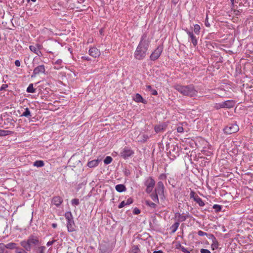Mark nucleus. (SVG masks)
Returning <instances> with one entry per match:
<instances>
[{
    "instance_id": "f257e3e1",
    "label": "nucleus",
    "mask_w": 253,
    "mask_h": 253,
    "mask_svg": "<svg viewBox=\"0 0 253 253\" xmlns=\"http://www.w3.org/2000/svg\"><path fill=\"white\" fill-rule=\"evenodd\" d=\"M151 41L147 34L145 33L141 37L139 42L134 53L135 59L138 60H143L148 52V49Z\"/></svg>"
},
{
    "instance_id": "f03ea898",
    "label": "nucleus",
    "mask_w": 253,
    "mask_h": 253,
    "mask_svg": "<svg viewBox=\"0 0 253 253\" xmlns=\"http://www.w3.org/2000/svg\"><path fill=\"white\" fill-rule=\"evenodd\" d=\"M173 87L184 96L193 99H196L198 97V91L193 84L182 85L177 84L174 85Z\"/></svg>"
},
{
    "instance_id": "7ed1b4c3",
    "label": "nucleus",
    "mask_w": 253,
    "mask_h": 253,
    "mask_svg": "<svg viewBox=\"0 0 253 253\" xmlns=\"http://www.w3.org/2000/svg\"><path fill=\"white\" fill-rule=\"evenodd\" d=\"M235 102L233 100H228L219 103H214L213 107L216 110L221 108H232L235 106Z\"/></svg>"
},
{
    "instance_id": "20e7f679",
    "label": "nucleus",
    "mask_w": 253,
    "mask_h": 253,
    "mask_svg": "<svg viewBox=\"0 0 253 253\" xmlns=\"http://www.w3.org/2000/svg\"><path fill=\"white\" fill-rule=\"evenodd\" d=\"M134 154V152L131 149V148L128 146H125L121 150L120 156L124 159H127L132 156Z\"/></svg>"
},
{
    "instance_id": "39448f33",
    "label": "nucleus",
    "mask_w": 253,
    "mask_h": 253,
    "mask_svg": "<svg viewBox=\"0 0 253 253\" xmlns=\"http://www.w3.org/2000/svg\"><path fill=\"white\" fill-rule=\"evenodd\" d=\"M144 185L146 187V192L149 194L153 191L155 181L152 177H149L145 179Z\"/></svg>"
},
{
    "instance_id": "423d86ee",
    "label": "nucleus",
    "mask_w": 253,
    "mask_h": 253,
    "mask_svg": "<svg viewBox=\"0 0 253 253\" xmlns=\"http://www.w3.org/2000/svg\"><path fill=\"white\" fill-rule=\"evenodd\" d=\"M163 50V46L159 45L154 51H153L150 56V59L152 61H155L158 59L161 55Z\"/></svg>"
},
{
    "instance_id": "0eeeda50",
    "label": "nucleus",
    "mask_w": 253,
    "mask_h": 253,
    "mask_svg": "<svg viewBox=\"0 0 253 253\" xmlns=\"http://www.w3.org/2000/svg\"><path fill=\"white\" fill-rule=\"evenodd\" d=\"M239 130V127L238 126L235 124H229L224 128V132L228 134L237 132Z\"/></svg>"
},
{
    "instance_id": "6e6552de",
    "label": "nucleus",
    "mask_w": 253,
    "mask_h": 253,
    "mask_svg": "<svg viewBox=\"0 0 253 253\" xmlns=\"http://www.w3.org/2000/svg\"><path fill=\"white\" fill-rule=\"evenodd\" d=\"M155 193L160 196L161 199L164 197V185L162 181H159L155 190Z\"/></svg>"
},
{
    "instance_id": "1a4fd4ad",
    "label": "nucleus",
    "mask_w": 253,
    "mask_h": 253,
    "mask_svg": "<svg viewBox=\"0 0 253 253\" xmlns=\"http://www.w3.org/2000/svg\"><path fill=\"white\" fill-rule=\"evenodd\" d=\"M45 72V66L43 65H40L36 67L32 75V78L35 77L37 75L40 74L44 73Z\"/></svg>"
},
{
    "instance_id": "9d476101",
    "label": "nucleus",
    "mask_w": 253,
    "mask_h": 253,
    "mask_svg": "<svg viewBox=\"0 0 253 253\" xmlns=\"http://www.w3.org/2000/svg\"><path fill=\"white\" fill-rule=\"evenodd\" d=\"M185 31L186 32V33L188 34L189 38H190L191 42L192 43L193 46L194 47L196 46V45L198 44L197 38L195 36H194L193 33L192 32L189 31V30H188L187 29H185Z\"/></svg>"
},
{
    "instance_id": "9b49d317",
    "label": "nucleus",
    "mask_w": 253,
    "mask_h": 253,
    "mask_svg": "<svg viewBox=\"0 0 253 253\" xmlns=\"http://www.w3.org/2000/svg\"><path fill=\"white\" fill-rule=\"evenodd\" d=\"M175 217L178 218L177 222H183L185 221L187 218L189 217V214L188 212L185 214H180L179 212H176L175 214Z\"/></svg>"
},
{
    "instance_id": "f8f14e48",
    "label": "nucleus",
    "mask_w": 253,
    "mask_h": 253,
    "mask_svg": "<svg viewBox=\"0 0 253 253\" xmlns=\"http://www.w3.org/2000/svg\"><path fill=\"white\" fill-rule=\"evenodd\" d=\"M89 54L94 58L98 57L100 55V52L96 47H92L88 51Z\"/></svg>"
},
{
    "instance_id": "ddd939ff",
    "label": "nucleus",
    "mask_w": 253,
    "mask_h": 253,
    "mask_svg": "<svg viewBox=\"0 0 253 253\" xmlns=\"http://www.w3.org/2000/svg\"><path fill=\"white\" fill-rule=\"evenodd\" d=\"M27 241H28L31 247H32V246L37 245L39 244V242L38 238L34 235L30 236L28 237Z\"/></svg>"
},
{
    "instance_id": "4468645a",
    "label": "nucleus",
    "mask_w": 253,
    "mask_h": 253,
    "mask_svg": "<svg viewBox=\"0 0 253 253\" xmlns=\"http://www.w3.org/2000/svg\"><path fill=\"white\" fill-rule=\"evenodd\" d=\"M63 199L60 196H55L53 197L51 200V203L57 207H60L63 203Z\"/></svg>"
},
{
    "instance_id": "2eb2a0df",
    "label": "nucleus",
    "mask_w": 253,
    "mask_h": 253,
    "mask_svg": "<svg viewBox=\"0 0 253 253\" xmlns=\"http://www.w3.org/2000/svg\"><path fill=\"white\" fill-rule=\"evenodd\" d=\"M67 227L69 232H72L75 230V224L73 218L67 221Z\"/></svg>"
},
{
    "instance_id": "dca6fc26",
    "label": "nucleus",
    "mask_w": 253,
    "mask_h": 253,
    "mask_svg": "<svg viewBox=\"0 0 253 253\" xmlns=\"http://www.w3.org/2000/svg\"><path fill=\"white\" fill-rule=\"evenodd\" d=\"M21 246L24 248L26 252H30L31 250V247L30 246L28 241L24 240L20 242Z\"/></svg>"
},
{
    "instance_id": "f3484780",
    "label": "nucleus",
    "mask_w": 253,
    "mask_h": 253,
    "mask_svg": "<svg viewBox=\"0 0 253 253\" xmlns=\"http://www.w3.org/2000/svg\"><path fill=\"white\" fill-rule=\"evenodd\" d=\"M100 162V160L99 159L93 160L92 161H89L87 164V166L90 168H94L99 165Z\"/></svg>"
},
{
    "instance_id": "a211bd4d",
    "label": "nucleus",
    "mask_w": 253,
    "mask_h": 253,
    "mask_svg": "<svg viewBox=\"0 0 253 253\" xmlns=\"http://www.w3.org/2000/svg\"><path fill=\"white\" fill-rule=\"evenodd\" d=\"M133 202V200L131 198H129L126 200V201H122L118 206V208L121 209L126 205H129L132 204Z\"/></svg>"
},
{
    "instance_id": "6ab92c4d",
    "label": "nucleus",
    "mask_w": 253,
    "mask_h": 253,
    "mask_svg": "<svg viewBox=\"0 0 253 253\" xmlns=\"http://www.w3.org/2000/svg\"><path fill=\"white\" fill-rule=\"evenodd\" d=\"M53 64L54 65V68L55 69L59 70L63 67L62 60L59 59L54 62H53Z\"/></svg>"
},
{
    "instance_id": "aec40b11",
    "label": "nucleus",
    "mask_w": 253,
    "mask_h": 253,
    "mask_svg": "<svg viewBox=\"0 0 253 253\" xmlns=\"http://www.w3.org/2000/svg\"><path fill=\"white\" fill-rule=\"evenodd\" d=\"M134 100L136 102H141L143 103H146V101L144 100L142 96L139 93L136 94L134 98Z\"/></svg>"
},
{
    "instance_id": "412c9836",
    "label": "nucleus",
    "mask_w": 253,
    "mask_h": 253,
    "mask_svg": "<svg viewBox=\"0 0 253 253\" xmlns=\"http://www.w3.org/2000/svg\"><path fill=\"white\" fill-rule=\"evenodd\" d=\"M115 189L118 192H123L126 191V189L124 184H118L116 185Z\"/></svg>"
},
{
    "instance_id": "4be33fe9",
    "label": "nucleus",
    "mask_w": 253,
    "mask_h": 253,
    "mask_svg": "<svg viewBox=\"0 0 253 253\" xmlns=\"http://www.w3.org/2000/svg\"><path fill=\"white\" fill-rule=\"evenodd\" d=\"M165 129V126L163 125H159L155 126V130L156 133H159L164 131Z\"/></svg>"
},
{
    "instance_id": "5701e85b",
    "label": "nucleus",
    "mask_w": 253,
    "mask_h": 253,
    "mask_svg": "<svg viewBox=\"0 0 253 253\" xmlns=\"http://www.w3.org/2000/svg\"><path fill=\"white\" fill-rule=\"evenodd\" d=\"M179 225V223L178 222H176L173 225H172L170 227V229L171 230V233H175L176 232V231L177 230Z\"/></svg>"
},
{
    "instance_id": "b1692460",
    "label": "nucleus",
    "mask_w": 253,
    "mask_h": 253,
    "mask_svg": "<svg viewBox=\"0 0 253 253\" xmlns=\"http://www.w3.org/2000/svg\"><path fill=\"white\" fill-rule=\"evenodd\" d=\"M21 117H25L27 118H31L32 117L31 112L28 108L25 109V111L21 115Z\"/></svg>"
},
{
    "instance_id": "393cba45",
    "label": "nucleus",
    "mask_w": 253,
    "mask_h": 253,
    "mask_svg": "<svg viewBox=\"0 0 253 253\" xmlns=\"http://www.w3.org/2000/svg\"><path fill=\"white\" fill-rule=\"evenodd\" d=\"M145 203L147 206L153 209H155L157 207V203L155 202L153 203L150 201L147 200L146 201Z\"/></svg>"
},
{
    "instance_id": "a878e982",
    "label": "nucleus",
    "mask_w": 253,
    "mask_h": 253,
    "mask_svg": "<svg viewBox=\"0 0 253 253\" xmlns=\"http://www.w3.org/2000/svg\"><path fill=\"white\" fill-rule=\"evenodd\" d=\"M41 45L39 44H36L35 45H30L29 48L30 50L34 53H36L39 49L40 48Z\"/></svg>"
},
{
    "instance_id": "bb28decb",
    "label": "nucleus",
    "mask_w": 253,
    "mask_h": 253,
    "mask_svg": "<svg viewBox=\"0 0 253 253\" xmlns=\"http://www.w3.org/2000/svg\"><path fill=\"white\" fill-rule=\"evenodd\" d=\"M194 201L196 202L200 207H203L205 206L204 202L203 201L202 199L199 196L196 197Z\"/></svg>"
},
{
    "instance_id": "cd10ccee",
    "label": "nucleus",
    "mask_w": 253,
    "mask_h": 253,
    "mask_svg": "<svg viewBox=\"0 0 253 253\" xmlns=\"http://www.w3.org/2000/svg\"><path fill=\"white\" fill-rule=\"evenodd\" d=\"M33 166L37 167H42L44 166V162L42 160H37L34 162Z\"/></svg>"
},
{
    "instance_id": "c85d7f7f",
    "label": "nucleus",
    "mask_w": 253,
    "mask_h": 253,
    "mask_svg": "<svg viewBox=\"0 0 253 253\" xmlns=\"http://www.w3.org/2000/svg\"><path fill=\"white\" fill-rule=\"evenodd\" d=\"M5 246H6V249H10V250L16 249V248L17 247L16 244L15 243H12V242L9 243L7 244H6Z\"/></svg>"
},
{
    "instance_id": "c756f323",
    "label": "nucleus",
    "mask_w": 253,
    "mask_h": 253,
    "mask_svg": "<svg viewBox=\"0 0 253 253\" xmlns=\"http://www.w3.org/2000/svg\"><path fill=\"white\" fill-rule=\"evenodd\" d=\"M146 88L151 92L152 94L154 95H157L158 94L157 91L156 89H153L151 85H146Z\"/></svg>"
},
{
    "instance_id": "7c9ffc66",
    "label": "nucleus",
    "mask_w": 253,
    "mask_h": 253,
    "mask_svg": "<svg viewBox=\"0 0 253 253\" xmlns=\"http://www.w3.org/2000/svg\"><path fill=\"white\" fill-rule=\"evenodd\" d=\"M26 91L28 93H34L36 92V89L33 87V84H30L27 88Z\"/></svg>"
},
{
    "instance_id": "2f4dec72",
    "label": "nucleus",
    "mask_w": 253,
    "mask_h": 253,
    "mask_svg": "<svg viewBox=\"0 0 253 253\" xmlns=\"http://www.w3.org/2000/svg\"><path fill=\"white\" fill-rule=\"evenodd\" d=\"M12 133V131L10 130H5L0 129V136H6Z\"/></svg>"
},
{
    "instance_id": "473e14b6",
    "label": "nucleus",
    "mask_w": 253,
    "mask_h": 253,
    "mask_svg": "<svg viewBox=\"0 0 253 253\" xmlns=\"http://www.w3.org/2000/svg\"><path fill=\"white\" fill-rule=\"evenodd\" d=\"M158 195L156 193L152 194L151 195V198L152 200L157 204L159 203V200L158 198Z\"/></svg>"
},
{
    "instance_id": "72a5a7b5",
    "label": "nucleus",
    "mask_w": 253,
    "mask_h": 253,
    "mask_svg": "<svg viewBox=\"0 0 253 253\" xmlns=\"http://www.w3.org/2000/svg\"><path fill=\"white\" fill-rule=\"evenodd\" d=\"M65 217L66 219L67 220H70L73 218L72 214L71 211H67L65 213Z\"/></svg>"
},
{
    "instance_id": "f704fd0d",
    "label": "nucleus",
    "mask_w": 253,
    "mask_h": 253,
    "mask_svg": "<svg viewBox=\"0 0 253 253\" xmlns=\"http://www.w3.org/2000/svg\"><path fill=\"white\" fill-rule=\"evenodd\" d=\"M140 137L141 139L139 141L141 142H146L149 138V136L145 134H142Z\"/></svg>"
},
{
    "instance_id": "c9c22d12",
    "label": "nucleus",
    "mask_w": 253,
    "mask_h": 253,
    "mask_svg": "<svg viewBox=\"0 0 253 253\" xmlns=\"http://www.w3.org/2000/svg\"><path fill=\"white\" fill-rule=\"evenodd\" d=\"M200 30V27L198 24L194 25V32L195 34L199 35Z\"/></svg>"
},
{
    "instance_id": "e433bc0d",
    "label": "nucleus",
    "mask_w": 253,
    "mask_h": 253,
    "mask_svg": "<svg viewBox=\"0 0 253 253\" xmlns=\"http://www.w3.org/2000/svg\"><path fill=\"white\" fill-rule=\"evenodd\" d=\"M113 160V159L110 156H107L104 160V163L105 165H108L110 164Z\"/></svg>"
},
{
    "instance_id": "4c0bfd02",
    "label": "nucleus",
    "mask_w": 253,
    "mask_h": 253,
    "mask_svg": "<svg viewBox=\"0 0 253 253\" xmlns=\"http://www.w3.org/2000/svg\"><path fill=\"white\" fill-rule=\"evenodd\" d=\"M15 253H28L25 250L19 247H16L15 251Z\"/></svg>"
},
{
    "instance_id": "58836bf2",
    "label": "nucleus",
    "mask_w": 253,
    "mask_h": 253,
    "mask_svg": "<svg viewBox=\"0 0 253 253\" xmlns=\"http://www.w3.org/2000/svg\"><path fill=\"white\" fill-rule=\"evenodd\" d=\"M139 249L138 246H133L130 253H138Z\"/></svg>"
},
{
    "instance_id": "ea45409f",
    "label": "nucleus",
    "mask_w": 253,
    "mask_h": 253,
    "mask_svg": "<svg viewBox=\"0 0 253 253\" xmlns=\"http://www.w3.org/2000/svg\"><path fill=\"white\" fill-rule=\"evenodd\" d=\"M212 208L215 210V212H219L221 210L222 207L219 205H214Z\"/></svg>"
},
{
    "instance_id": "a19ab883",
    "label": "nucleus",
    "mask_w": 253,
    "mask_h": 253,
    "mask_svg": "<svg viewBox=\"0 0 253 253\" xmlns=\"http://www.w3.org/2000/svg\"><path fill=\"white\" fill-rule=\"evenodd\" d=\"M71 204L73 206H78L80 204V201L78 199H73L71 201Z\"/></svg>"
},
{
    "instance_id": "79ce46f5",
    "label": "nucleus",
    "mask_w": 253,
    "mask_h": 253,
    "mask_svg": "<svg viewBox=\"0 0 253 253\" xmlns=\"http://www.w3.org/2000/svg\"><path fill=\"white\" fill-rule=\"evenodd\" d=\"M5 249V245L3 243H0V253H4Z\"/></svg>"
},
{
    "instance_id": "37998d69",
    "label": "nucleus",
    "mask_w": 253,
    "mask_h": 253,
    "mask_svg": "<svg viewBox=\"0 0 253 253\" xmlns=\"http://www.w3.org/2000/svg\"><path fill=\"white\" fill-rule=\"evenodd\" d=\"M211 236L212 237V238L213 239V245H214V247H215V248H218V243H217V241L216 238L213 235H211Z\"/></svg>"
},
{
    "instance_id": "c03bdc74",
    "label": "nucleus",
    "mask_w": 253,
    "mask_h": 253,
    "mask_svg": "<svg viewBox=\"0 0 253 253\" xmlns=\"http://www.w3.org/2000/svg\"><path fill=\"white\" fill-rule=\"evenodd\" d=\"M198 196L197 195L195 194V193L193 191H191L190 193V198L191 199H193L194 200H195V198H196V197H198Z\"/></svg>"
},
{
    "instance_id": "a18cd8bd",
    "label": "nucleus",
    "mask_w": 253,
    "mask_h": 253,
    "mask_svg": "<svg viewBox=\"0 0 253 253\" xmlns=\"http://www.w3.org/2000/svg\"><path fill=\"white\" fill-rule=\"evenodd\" d=\"M57 241V240H56V239H53V240L52 241H48L47 244H46V246L47 247H49L51 245H52L54 243H55Z\"/></svg>"
},
{
    "instance_id": "49530a36",
    "label": "nucleus",
    "mask_w": 253,
    "mask_h": 253,
    "mask_svg": "<svg viewBox=\"0 0 253 253\" xmlns=\"http://www.w3.org/2000/svg\"><path fill=\"white\" fill-rule=\"evenodd\" d=\"M180 249L181 251L184 253H190V252L188 250H187V249L186 248H185V247H184L183 246H180Z\"/></svg>"
},
{
    "instance_id": "de8ad7c7",
    "label": "nucleus",
    "mask_w": 253,
    "mask_h": 253,
    "mask_svg": "<svg viewBox=\"0 0 253 253\" xmlns=\"http://www.w3.org/2000/svg\"><path fill=\"white\" fill-rule=\"evenodd\" d=\"M184 129L182 126H179L177 127V131L179 133H182L183 132Z\"/></svg>"
},
{
    "instance_id": "09e8293b",
    "label": "nucleus",
    "mask_w": 253,
    "mask_h": 253,
    "mask_svg": "<svg viewBox=\"0 0 253 253\" xmlns=\"http://www.w3.org/2000/svg\"><path fill=\"white\" fill-rule=\"evenodd\" d=\"M140 213V210L137 208H135L133 211V213L134 214H138Z\"/></svg>"
},
{
    "instance_id": "8fccbe9b",
    "label": "nucleus",
    "mask_w": 253,
    "mask_h": 253,
    "mask_svg": "<svg viewBox=\"0 0 253 253\" xmlns=\"http://www.w3.org/2000/svg\"><path fill=\"white\" fill-rule=\"evenodd\" d=\"M198 235L200 236H203L204 235H207V233L205 232H203V231L199 230L198 232Z\"/></svg>"
},
{
    "instance_id": "3c124183",
    "label": "nucleus",
    "mask_w": 253,
    "mask_h": 253,
    "mask_svg": "<svg viewBox=\"0 0 253 253\" xmlns=\"http://www.w3.org/2000/svg\"><path fill=\"white\" fill-rule=\"evenodd\" d=\"M205 25L207 27H209L210 26V24L208 21V15H207V16H206V20L205 21Z\"/></svg>"
},
{
    "instance_id": "603ef678",
    "label": "nucleus",
    "mask_w": 253,
    "mask_h": 253,
    "mask_svg": "<svg viewBox=\"0 0 253 253\" xmlns=\"http://www.w3.org/2000/svg\"><path fill=\"white\" fill-rule=\"evenodd\" d=\"M201 253H211V251L208 249H202L200 250Z\"/></svg>"
},
{
    "instance_id": "864d4df0",
    "label": "nucleus",
    "mask_w": 253,
    "mask_h": 253,
    "mask_svg": "<svg viewBox=\"0 0 253 253\" xmlns=\"http://www.w3.org/2000/svg\"><path fill=\"white\" fill-rule=\"evenodd\" d=\"M7 87L8 85L7 84H3L0 87V90H5Z\"/></svg>"
},
{
    "instance_id": "5fc2aeb1",
    "label": "nucleus",
    "mask_w": 253,
    "mask_h": 253,
    "mask_svg": "<svg viewBox=\"0 0 253 253\" xmlns=\"http://www.w3.org/2000/svg\"><path fill=\"white\" fill-rule=\"evenodd\" d=\"M36 54H37L39 56L41 57L42 56V52L40 51V48L39 49L38 51L36 53Z\"/></svg>"
},
{
    "instance_id": "6e6d98bb",
    "label": "nucleus",
    "mask_w": 253,
    "mask_h": 253,
    "mask_svg": "<svg viewBox=\"0 0 253 253\" xmlns=\"http://www.w3.org/2000/svg\"><path fill=\"white\" fill-rule=\"evenodd\" d=\"M15 65L17 67H19L20 66V62L18 60H16L15 61Z\"/></svg>"
},
{
    "instance_id": "4d7b16f0",
    "label": "nucleus",
    "mask_w": 253,
    "mask_h": 253,
    "mask_svg": "<svg viewBox=\"0 0 253 253\" xmlns=\"http://www.w3.org/2000/svg\"><path fill=\"white\" fill-rule=\"evenodd\" d=\"M82 58L86 61H89L90 60V58L88 56H83Z\"/></svg>"
},
{
    "instance_id": "13d9d810",
    "label": "nucleus",
    "mask_w": 253,
    "mask_h": 253,
    "mask_svg": "<svg viewBox=\"0 0 253 253\" xmlns=\"http://www.w3.org/2000/svg\"><path fill=\"white\" fill-rule=\"evenodd\" d=\"M57 226V224L56 223H53L52 224V227L53 228H56Z\"/></svg>"
},
{
    "instance_id": "bf43d9fd",
    "label": "nucleus",
    "mask_w": 253,
    "mask_h": 253,
    "mask_svg": "<svg viewBox=\"0 0 253 253\" xmlns=\"http://www.w3.org/2000/svg\"><path fill=\"white\" fill-rule=\"evenodd\" d=\"M125 174L127 176L130 174V172L128 170H126L125 171Z\"/></svg>"
},
{
    "instance_id": "052dcab7",
    "label": "nucleus",
    "mask_w": 253,
    "mask_h": 253,
    "mask_svg": "<svg viewBox=\"0 0 253 253\" xmlns=\"http://www.w3.org/2000/svg\"><path fill=\"white\" fill-rule=\"evenodd\" d=\"M154 253H163V252L161 250L154 251Z\"/></svg>"
},
{
    "instance_id": "680f3d73",
    "label": "nucleus",
    "mask_w": 253,
    "mask_h": 253,
    "mask_svg": "<svg viewBox=\"0 0 253 253\" xmlns=\"http://www.w3.org/2000/svg\"><path fill=\"white\" fill-rule=\"evenodd\" d=\"M41 249H42V251L41 252V253H43V250L45 249V247H42Z\"/></svg>"
},
{
    "instance_id": "e2e57ef3",
    "label": "nucleus",
    "mask_w": 253,
    "mask_h": 253,
    "mask_svg": "<svg viewBox=\"0 0 253 253\" xmlns=\"http://www.w3.org/2000/svg\"><path fill=\"white\" fill-rule=\"evenodd\" d=\"M234 0H230L231 3H232V6H234Z\"/></svg>"
},
{
    "instance_id": "0e129e2a",
    "label": "nucleus",
    "mask_w": 253,
    "mask_h": 253,
    "mask_svg": "<svg viewBox=\"0 0 253 253\" xmlns=\"http://www.w3.org/2000/svg\"><path fill=\"white\" fill-rule=\"evenodd\" d=\"M99 32L101 34L103 32V30L101 29L100 31H99Z\"/></svg>"
},
{
    "instance_id": "69168bd1",
    "label": "nucleus",
    "mask_w": 253,
    "mask_h": 253,
    "mask_svg": "<svg viewBox=\"0 0 253 253\" xmlns=\"http://www.w3.org/2000/svg\"><path fill=\"white\" fill-rule=\"evenodd\" d=\"M28 1H29L30 0H28ZM33 2H35L36 1V0H31Z\"/></svg>"
},
{
    "instance_id": "338daca9",
    "label": "nucleus",
    "mask_w": 253,
    "mask_h": 253,
    "mask_svg": "<svg viewBox=\"0 0 253 253\" xmlns=\"http://www.w3.org/2000/svg\"><path fill=\"white\" fill-rule=\"evenodd\" d=\"M100 250L102 251L103 249L102 248H101Z\"/></svg>"
}]
</instances>
